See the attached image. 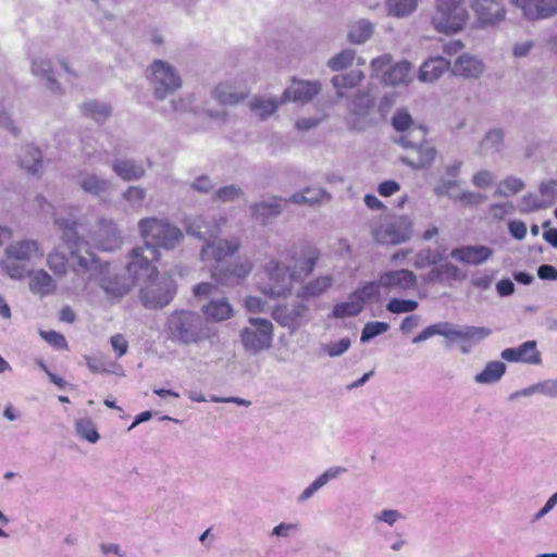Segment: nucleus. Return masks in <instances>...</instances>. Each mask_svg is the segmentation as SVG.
<instances>
[{"mask_svg":"<svg viewBox=\"0 0 557 557\" xmlns=\"http://www.w3.org/2000/svg\"><path fill=\"white\" fill-rule=\"evenodd\" d=\"M129 262L126 271L143 284L140 300L146 308H162L168 306L176 293L175 282L171 276H159L156 262L160 259V252L153 246L147 244L134 247L129 252Z\"/></svg>","mask_w":557,"mask_h":557,"instance_id":"nucleus-1","label":"nucleus"},{"mask_svg":"<svg viewBox=\"0 0 557 557\" xmlns=\"http://www.w3.org/2000/svg\"><path fill=\"white\" fill-rule=\"evenodd\" d=\"M74 255L76 262L73 265V272L83 281L75 285V288L87 289L95 282L108 298H121L137 284V280L128 272L127 275L114 273L109 263L101 262L88 251L86 256Z\"/></svg>","mask_w":557,"mask_h":557,"instance_id":"nucleus-2","label":"nucleus"},{"mask_svg":"<svg viewBox=\"0 0 557 557\" xmlns=\"http://www.w3.org/2000/svg\"><path fill=\"white\" fill-rule=\"evenodd\" d=\"M168 331L170 336L181 344H205L214 345L218 332L214 326L203 321L200 314L188 311H174L168 319Z\"/></svg>","mask_w":557,"mask_h":557,"instance_id":"nucleus-3","label":"nucleus"},{"mask_svg":"<svg viewBox=\"0 0 557 557\" xmlns=\"http://www.w3.org/2000/svg\"><path fill=\"white\" fill-rule=\"evenodd\" d=\"M425 137L426 129L422 126H417L403 134L396 143L407 152L399 157V162L413 170L430 168L437 156V150L426 141Z\"/></svg>","mask_w":557,"mask_h":557,"instance_id":"nucleus-4","label":"nucleus"},{"mask_svg":"<svg viewBox=\"0 0 557 557\" xmlns=\"http://www.w3.org/2000/svg\"><path fill=\"white\" fill-rule=\"evenodd\" d=\"M491 334V330L487 327L472 326V325H459L451 322L443 321L425 327L420 334L413 339V344H420L423 341L440 335L447 339L448 343H463L470 345H476Z\"/></svg>","mask_w":557,"mask_h":557,"instance_id":"nucleus-5","label":"nucleus"},{"mask_svg":"<svg viewBox=\"0 0 557 557\" xmlns=\"http://www.w3.org/2000/svg\"><path fill=\"white\" fill-rule=\"evenodd\" d=\"M138 232L143 238L150 239V242H145L144 245L149 244L157 250L158 248L172 250L184 237L181 228L173 225L169 220L157 216L140 219L138 221Z\"/></svg>","mask_w":557,"mask_h":557,"instance_id":"nucleus-6","label":"nucleus"},{"mask_svg":"<svg viewBox=\"0 0 557 557\" xmlns=\"http://www.w3.org/2000/svg\"><path fill=\"white\" fill-rule=\"evenodd\" d=\"M146 77L157 100H164L182 88L183 79L178 70L171 63L156 59L146 70Z\"/></svg>","mask_w":557,"mask_h":557,"instance_id":"nucleus-7","label":"nucleus"},{"mask_svg":"<svg viewBox=\"0 0 557 557\" xmlns=\"http://www.w3.org/2000/svg\"><path fill=\"white\" fill-rule=\"evenodd\" d=\"M468 16L465 0H436L431 23L440 33L455 34L465 27Z\"/></svg>","mask_w":557,"mask_h":557,"instance_id":"nucleus-8","label":"nucleus"},{"mask_svg":"<svg viewBox=\"0 0 557 557\" xmlns=\"http://www.w3.org/2000/svg\"><path fill=\"white\" fill-rule=\"evenodd\" d=\"M268 281L259 286V290L270 299L286 298L292 294L293 282L296 278L287 264L271 259L264 264Z\"/></svg>","mask_w":557,"mask_h":557,"instance_id":"nucleus-9","label":"nucleus"},{"mask_svg":"<svg viewBox=\"0 0 557 557\" xmlns=\"http://www.w3.org/2000/svg\"><path fill=\"white\" fill-rule=\"evenodd\" d=\"M218 292L215 284L202 282L194 287L196 297L202 299L211 297L203 306L201 311L207 321L222 322L231 319L235 310L226 297H214Z\"/></svg>","mask_w":557,"mask_h":557,"instance_id":"nucleus-10","label":"nucleus"},{"mask_svg":"<svg viewBox=\"0 0 557 557\" xmlns=\"http://www.w3.org/2000/svg\"><path fill=\"white\" fill-rule=\"evenodd\" d=\"M412 234L413 222L408 215L395 216L372 231V236L377 244L393 246L408 242Z\"/></svg>","mask_w":557,"mask_h":557,"instance_id":"nucleus-11","label":"nucleus"},{"mask_svg":"<svg viewBox=\"0 0 557 557\" xmlns=\"http://www.w3.org/2000/svg\"><path fill=\"white\" fill-rule=\"evenodd\" d=\"M253 263L250 259H237L225 267H215L212 272V278L218 285L225 287H236L240 285L252 272Z\"/></svg>","mask_w":557,"mask_h":557,"instance_id":"nucleus-12","label":"nucleus"},{"mask_svg":"<svg viewBox=\"0 0 557 557\" xmlns=\"http://www.w3.org/2000/svg\"><path fill=\"white\" fill-rule=\"evenodd\" d=\"M319 260V251L312 246L292 248L287 252V265L296 281L304 280L314 270Z\"/></svg>","mask_w":557,"mask_h":557,"instance_id":"nucleus-13","label":"nucleus"},{"mask_svg":"<svg viewBox=\"0 0 557 557\" xmlns=\"http://www.w3.org/2000/svg\"><path fill=\"white\" fill-rule=\"evenodd\" d=\"M252 327H246L242 332V341L245 348H270L272 343L273 324L268 319L250 318Z\"/></svg>","mask_w":557,"mask_h":557,"instance_id":"nucleus-14","label":"nucleus"},{"mask_svg":"<svg viewBox=\"0 0 557 557\" xmlns=\"http://www.w3.org/2000/svg\"><path fill=\"white\" fill-rule=\"evenodd\" d=\"M321 88L322 86L319 81H307L293 77L290 85L282 94L281 102H297L306 104L321 91Z\"/></svg>","mask_w":557,"mask_h":557,"instance_id":"nucleus-15","label":"nucleus"},{"mask_svg":"<svg viewBox=\"0 0 557 557\" xmlns=\"http://www.w3.org/2000/svg\"><path fill=\"white\" fill-rule=\"evenodd\" d=\"M240 248L238 238L205 240L200 250V258L203 262H221L225 258L235 255Z\"/></svg>","mask_w":557,"mask_h":557,"instance_id":"nucleus-16","label":"nucleus"},{"mask_svg":"<svg viewBox=\"0 0 557 557\" xmlns=\"http://www.w3.org/2000/svg\"><path fill=\"white\" fill-rule=\"evenodd\" d=\"M529 21L546 20L557 14V0H510Z\"/></svg>","mask_w":557,"mask_h":557,"instance_id":"nucleus-17","label":"nucleus"},{"mask_svg":"<svg viewBox=\"0 0 557 557\" xmlns=\"http://www.w3.org/2000/svg\"><path fill=\"white\" fill-rule=\"evenodd\" d=\"M380 283L387 290L407 293L418 287L417 275L407 269L393 270L380 275Z\"/></svg>","mask_w":557,"mask_h":557,"instance_id":"nucleus-18","label":"nucleus"},{"mask_svg":"<svg viewBox=\"0 0 557 557\" xmlns=\"http://www.w3.org/2000/svg\"><path fill=\"white\" fill-rule=\"evenodd\" d=\"M30 73L34 76L41 77L45 81L46 88L52 95L61 97L65 94V88L54 76L50 59L42 57L34 58L30 63Z\"/></svg>","mask_w":557,"mask_h":557,"instance_id":"nucleus-19","label":"nucleus"},{"mask_svg":"<svg viewBox=\"0 0 557 557\" xmlns=\"http://www.w3.org/2000/svg\"><path fill=\"white\" fill-rule=\"evenodd\" d=\"M284 210L283 198L273 196L250 205L251 218L261 225L271 224Z\"/></svg>","mask_w":557,"mask_h":557,"instance_id":"nucleus-20","label":"nucleus"},{"mask_svg":"<svg viewBox=\"0 0 557 557\" xmlns=\"http://www.w3.org/2000/svg\"><path fill=\"white\" fill-rule=\"evenodd\" d=\"M471 8L483 25H494L505 18V8L498 0H472Z\"/></svg>","mask_w":557,"mask_h":557,"instance_id":"nucleus-21","label":"nucleus"},{"mask_svg":"<svg viewBox=\"0 0 557 557\" xmlns=\"http://www.w3.org/2000/svg\"><path fill=\"white\" fill-rule=\"evenodd\" d=\"M249 89L238 87L234 82L225 81L219 83L212 90V97L222 106L235 107L246 100Z\"/></svg>","mask_w":557,"mask_h":557,"instance_id":"nucleus-22","label":"nucleus"},{"mask_svg":"<svg viewBox=\"0 0 557 557\" xmlns=\"http://www.w3.org/2000/svg\"><path fill=\"white\" fill-rule=\"evenodd\" d=\"M493 256V249L485 245L461 246L450 251V257L467 265H480Z\"/></svg>","mask_w":557,"mask_h":557,"instance_id":"nucleus-23","label":"nucleus"},{"mask_svg":"<svg viewBox=\"0 0 557 557\" xmlns=\"http://www.w3.org/2000/svg\"><path fill=\"white\" fill-rule=\"evenodd\" d=\"M18 164L29 175L40 177L44 174V156L40 149L33 145L22 146L18 154Z\"/></svg>","mask_w":557,"mask_h":557,"instance_id":"nucleus-24","label":"nucleus"},{"mask_svg":"<svg viewBox=\"0 0 557 557\" xmlns=\"http://www.w3.org/2000/svg\"><path fill=\"white\" fill-rule=\"evenodd\" d=\"M54 224L58 226V230L62 233L61 237L64 243L67 244L69 248L72 249V262L71 268L73 269L74 263L76 262L75 255L82 256L79 253L83 239L79 237L76 231V221L73 216L70 218H55Z\"/></svg>","mask_w":557,"mask_h":557,"instance_id":"nucleus-25","label":"nucleus"},{"mask_svg":"<svg viewBox=\"0 0 557 557\" xmlns=\"http://www.w3.org/2000/svg\"><path fill=\"white\" fill-rule=\"evenodd\" d=\"M122 243L121 233L111 219L100 218L98 220V247L104 251L117 248Z\"/></svg>","mask_w":557,"mask_h":557,"instance_id":"nucleus-26","label":"nucleus"},{"mask_svg":"<svg viewBox=\"0 0 557 557\" xmlns=\"http://www.w3.org/2000/svg\"><path fill=\"white\" fill-rule=\"evenodd\" d=\"M5 255L9 260L29 261L34 258H41L44 250L36 240L23 239L10 244L5 248Z\"/></svg>","mask_w":557,"mask_h":557,"instance_id":"nucleus-27","label":"nucleus"},{"mask_svg":"<svg viewBox=\"0 0 557 557\" xmlns=\"http://www.w3.org/2000/svg\"><path fill=\"white\" fill-rule=\"evenodd\" d=\"M484 70V63L479 58L463 53L456 59L451 72L465 78H479Z\"/></svg>","mask_w":557,"mask_h":557,"instance_id":"nucleus-28","label":"nucleus"},{"mask_svg":"<svg viewBox=\"0 0 557 557\" xmlns=\"http://www.w3.org/2000/svg\"><path fill=\"white\" fill-rule=\"evenodd\" d=\"M374 107V101L372 97L367 94L357 95L349 107V111L352 115L356 116L352 127L357 129H362L367 124V117L370 114V111Z\"/></svg>","mask_w":557,"mask_h":557,"instance_id":"nucleus-29","label":"nucleus"},{"mask_svg":"<svg viewBox=\"0 0 557 557\" xmlns=\"http://www.w3.org/2000/svg\"><path fill=\"white\" fill-rule=\"evenodd\" d=\"M76 184L82 188V190L94 197H100L110 188L108 180L88 172H81L76 176Z\"/></svg>","mask_w":557,"mask_h":557,"instance_id":"nucleus-30","label":"nucleus"},{"mask_svg":"<svg viewBox=\"0 0 557 557\" xmlns=\"http://www.w3.org/2000/svg\"><path fill=\"white\" fill-rule=\"evenodd\" d=\"M112 170L125 182L138 181L146 174L144 165L134 159H115Z\"/></svg>","mask_w":557,"mask_h":557,"instance_id":"nucleus-31","label":"nucleus"},{"mask_svg":"<svg viewBox=\"0 0 557 557\" xmlns=\"http://www.w3.org/2000/svg\"><path fill=\"white\" fill-rule=\"evenodd\" d=\"M183 223L188 235L201 240L214 237L218 233V231L210 225L203 215L186 216Z\"/></svg>","mask_w":557,"mask_h":557,"instance_id":"nucleus-32","label":"nucleus"},{"mask_svg":"<svg viewBox=\"0 0 557 557\" xmlns=\"http://www.w3.org/2000/svg\"><path fill=\"white\" fill-rule=\"evenodd\" d=\"M450 62L443 57H432L423 62L419 71V79L422 82H434L438 79L448 69Z\"/></svg>","mask_w":557,"mask_h":557,"instance_id":"nucleus-33","label":"nucleus"},{"mask_svg":"<svg viewBox=\"0 0 557 557\" xmlns=\"http://www.w3.org/2000/svg\"><path fill=\"white\" fill-rule=\"evenodd\" d=\"M281 103V99L277 100L273 97L268 98L264 96H255L248 102V108L250 112L258 117V120L267 121L277 111Z\"/></svg>","mask_w":557,"mask_h":557,"instance_id":"nucleus-34","label":"nucleus"},{"mask_svg":"<svg viewBox=\"0 0 557 557\" xmlns=\"http://www.w3.org/2000/svg\"><path fill=\"white\" fill-rule=\"evenodd\" d=\"M29 289L32 293L47 296L57 289V283L45 270H37L29 273Z\"/></svg>","mask_w":557,"mask_h":557,"instance_id":"nucleus-35","label":"nucleus"},{"mask_svg":"<svg viewBox=\"0 0 557 557\" xmlns=\"http://www.w3.org/2000/svg\"><path fill=\"white\" fill-rule=\"evenodd\" d=\"M233 357H235V352L233 350H214L212 372H221L225 370L233 373L244 374L249 370L250 364H246L245 367H237L236 364H233Z\"/></svg>","mask_w":557,"mask_h":557,"instance_id":"nucleus-36","label":"nucleus"},{"mask_svg":"<svg viewBox=\"0 0 557 557\" xmlns=\"http://www.w3.org/2000/svg\"><path fill=\"white\" fill-rule=\"evenodd\" d=\"M506 368L502 361H490L480 373L475 374L474 382L481 385L494 384L503 377Z\"/></svg>","mask_w":557,"mask_h":557,"instance_id":"nucleus-37","label":"nucleus"},{"mask_svg":"<svg viewBox=\"0 0 557 557\" xmlns=\"http://www.w3.org/2000/svg\"><path fill=\"white\" fill-rule=\"evenodd\" d=\"M82 114L97 123H103L112 113L110 104L99 100H88L81 104Z\"/></svg>","mask_w":557,"mask_h":557,"instance_id":"nucleus-38","label":"nucleus"},{"mask_svg":"<svg viewBox=\"0 0 557 557\" xmlns=\"http://www.w3.org/2000/svg\"><path fill=\"white\" fill-rule=\"evenodd\" d=\"M333 283L331 275H322L305 284L297 293V297L310 299L320 296L327 290Z\"/></svg>","mask_w":557,"mask_h":557,"instance_id":"nucleus-39","label":"nucleus"},{"mask_svg":"<svg viewBox=\"0 0 557 557\" xmlns=\"http://www.w3.org/2000/svg\"><path fill=\"white\" fill-rule=\"evenodd\" d=\"M505 133L502 128L490 129L481 140L479 150L481 154L487 156L499 152L503 147Z\"/></svg>","mask_w":557,"mask_h":557,"instance_id":"nucleus-40","label":"nucleus"},{"mask_svg":"<svg viewBox=\"0 0 557 557\" xmlns=\"http://www.w3.org/2000/svg\"><path fill=\"white\" fill-rule=\"evenodd\" d=\"M411 64L408 61H401L391 66L383 75V81L387 85L405 84L408 81Z\"/></svg>","mask_w":557,"mask_h":557,"instance_id":"nucleus-41","label":"nucleus"},{"mask_svg":"<svg viewBox=\"0 0 557 557\" xmlns=\"http://www.w3.org/2000/svg\"><path fill=\"white\" fill-rule=\"evenodd\" d=\"M362 309V301L358 299L352 293L347 301L334 306L332 315L337 319L355 317L359 314Z\"/></svg>","mask_w":557,"mask_h":557,"instance_id":"nucleus-42","label":"nucleus"},{"mask_svg":"<svg viewBox=\"0 0 557 557\" xmlns=\"http://www.w3.org/2000/svg\"><path fill=\"white\" fill-rule=\"evenodd\" d=\"M502 358L509 362H523L528 364H540L542 362L539 350H503Z\"/></svg>","mask_w":557,"mask_h":557,"instance_id":"nucleus-43","label":"nucleus"},{"mask_svg":"<svg viewBox=\"0 0 557 557\" xmlns=\"http://www.w3.org/2000/svg\"><path fill=\"white\" fill-rule=\"evenodd\" d=\"M74 426L76 434L81 438L92 444L99 441L100 435L96 429L94 421L89 417L76 419Z\"/></svg>","mask_w":557,"mask_h":557,"instance_id":"nucleus-44","label":"nucleus"},{"mask_svg":"<svg viewBox=\"0 0 557 557\" xmlns=\"http://www.w3.org/2000/svg\"><path fill=\"white\" fill-rule=\"evenodd\" d=\"M373 34V24L368 20H360L350 26L348 39L352 44H363Z\"/></svg>","mask_w":557,"mask_h":557,"instance_id":"nucleus-45","label":"nucleus"},{"mask_svg":"<svg viewBox=\"0 0 557 557\" xmlns=\"http://www.w3.org/2000/svg\"><path fill=\"white\" fill-rule=\"evenodd\" d=\"M363 77L364 75L361 70H352L349 73L333 76L332 84L337 90L343 88H352L356 87ZM337 95L339 97L343 96L341 91H337Z\"/></svg>","mask_w":557,"mask_h":557,"instance_id":"nucleus-46","label":"nucleus"},{"mask_svg":"<svg viewBox=\"0 0 557 557\" xmlns=\"http://www.w3.org/2000/svg\"><path fill=\"white\" fill-rule=\"evenodd\" d=\"M418 0H386L389 15L406 17L417 9Z\"/></svg>","mask_w":557,"mask_h":557,"instance_id":"nucleus-47","label":"nucleus"},{"mask_svg":"<svg viewBox=\"0 0 557 557\" xmlns=\"http://www.w3.org/2000/svg\"><path fill=\"white\" fill-rule=\"evenodd\" d=\"M88 368L92 372H109L117 373L119 366L113 360H109L102 356V354L94 356H85Z\"/></svg>","mask_w":557,"mask_h":557,"instance_id":"nucleus-48","label":"nucleus"},{"mask_svg":"<svg viewBox=\"0 0 557 557\" xmlns=\"http://www.w3.org/2000/svg\"><path fill=\"white\" fill-rule=\"evenodd\" d=\"M122 198L128 203L133 210L143 208L147 198V190L140 186H128L122 194Z\"/></svg>","mask_w":557,"mask_h":557,"instance_id":"nucleus-49","label":"nucleus"},{"mask_svg":"<svg viewBox=\"0 0 557 557\" xmlns=\"http://www.w3.org/2000/svg\"><path fill=\"white\" fill-rule=\"evenodd\" d=\"M524 188V183L516 176L506 177L496 188L495 196L507 197L516 195Z\"/></svg>","mask_w":557,"mask_h":557,"instance_id":"nucleus-50","label":"nucleus"},{"mask_svg":"<svg viewBox=\"0 0 557 557\" xmlns=\"http://www.w3.org/2000/svg\"><path fill=\"white\" fill-rule=\"evenodd\" d=\"M47 265L57 276H63L67 272L69 260L64 253L55 250L48 255Z\"/></svg>","mask_w":557,"mask_h":557,"instance_id":"nucleus-51","label":"nucleus"},{"mask_svg":"<svg viewBox=\"0 0 557 557\" xmlns=\"http://www.w3.org/2000/svg\"><path fill=\"white\" fill-rule=\"evenodd\" d=\"M214 350H206L193 359L189 369L199 373L212 372Z\"/></svg>","mask_w":557,"mask_h":557,"instance_id":"nucleus-52","label":"nucleus"},{"mask_svg":"<svg viewBox=\"0 0 557 557\" xmlns=\"http://www.w3.org/2000/svg\"><path fill=\"white\" fill-rule=\"evenodd\" d=\"M460 186L459 180L449 178L446 176L441 177L435 186L433 187V193L437 197H449L455 200V195L451 194L454 189H457Z\"/></svg>","mask_w":557,"mask_h":557,"instance_id":"nucleus-53","label":"nucleus"},{"mask_svg":"<svg viewBox=\"0 0 557 557\" xmlns=\"http://www.w3.org/2000/svg\"><path fill=\"white\" fill-rule=\"evenodd\" d=\"M356 52L352 49H345L341 51L339 53L335 54L327 61V65L333 71H341L346 67H348L354 59H355Z\"/></svg>","mask_w":557,"mask_h":557,"instance_id":"nucleus-54","label":"nucleus"},{"mask_svg":"<svg viewBox=\"0 0 557 557\" xmlns=\"http://www.w3.org/2000/svg\"><path fill=\"white\" fill-rule=\"evenodd\" d=\"M243 195H244V191L239 186L228 185V186L219 188L214 193L212 199H213V201L226 203V202H232V201L239 199Z\"/></svg>","mask_w":557,"mask_h":557,"instance_id":"nucleus-55","label":"nucleus"},{"mask_svg":"<svg viewBox=\"0 0 557 557\" xmlns=\"http://www.w3.org/2000/svg\"><path fill=\"white\" fill-rule=\"evenodd\" d=\"M546 208H549V202H543L540 195L527 194L521 198L520 212L522 213H530Z\"/></svg>","mask_w":557,"mask_h":557,"instance_id":"nucleus-56","label":"nucleus"},{"mask_svg":"<svg viewBox=\"0 0 557 557\" xmlns=\"http://www.w3.org/2000/svg\"><path fill=\"white\" fill-rule=\"evenodd\" d=\"M418 306V301L412 299L392 298L386 305V309L392 313H407L414 311Z\"/></svg>","mask_w":557,"mask_h":557,"instance_id":"nucleus-57","label":"nucleus"},{"mask_svg":"<svg viewBox=\"0 0 557 557\" xmlns=\"http://www.w3.org/2000/svg\"><path fill=\"white\" fill-rule=\"evenodd\" d=\"M305 191L308 206H318L331 200V194L322 187L309 186L305 188Z\"/></svg>","mask_w":557,"mask_h":557,"instance_id":"nucleus-58","label":"nucleus"},{"mask_svg":"<svg viewBox=\"0 0 557 557\" xmlns=\"http://www.w3.org/2000/svg\"><path fill=\"white\" fill-rule=\"evenodd\" d=\"M258 350H242L239 354H235L233 357V364L237 367H245L246 364H250L249 370L245 373L252 372L258 368V359H257Z\"/></svg>","mask_w":557,"mask_h":557,"instance_id":"nucleus-59","label":"nucleus"},{"mask_svg":"<svg viewBox=\"0 0 557 557\" xmlns=\"http://www.w3.org/2000/svg\"><path fill=\"white\" fill-rule=\"evenodd\" d=\"M392 125L397 132H405V134L414 128L411 127V115L405 109H400L395 112L392 117Z\"/></svg>","mask_w":557,"mask_h":557,"instance_id":"nucleus-60","label":"nucleus"},{"mask_svg":"<svg viewBox=\"0 0 557 557\" xmlns=\"http://www.w3.org/2000/svg\"><path fill=\"white\" fill-rule=\"evenodd\" d=\"M381 287L382 285L379 278L377 281L366 283L361 288L354 292V295L362 301L363 306L366 300H370L379 296Z\"/></svg>","mask_w":557,"mask_h":557,"instance_id":"nucleus-61","label":"nucleus"},{"mask_svg":"<svg viewBox=\"0 0 557 557\" xmlns=\"http://www.w3.org/2000/svg\"><path fill=\"white\" fill-rule=\"evenodd\" d=\"M388 324L385 322H370L367 323L362 330L360 341L361 343H367L373 337L384 333L387 331Z\"/></svg>","mask_w":557,"mask_h":557,"instance_id":"nucleus-62","label":"nucleus"},{"mask_svg":"<svg viewBox=\"0 0 557 557\" xmlns=\"http://www.w3.org/2000/svg\"><path fill=\"white\" fill-rule=\"evenodd\" d=\"M556 180L544 181L540 184L539 191L540 197L543 199V202H549V207H552L556 199Z\"/></svg>","mask_w":557,"mask_h":557,"instance_id":"nucleus-63","label":"nucleus"},{"mask_svg":"<svg viewBox=\"0 0 557 557\" xmlns=\"http://www.w3.org/2000/svg\"><path fill=\"white\" fill-rule=\"evenodd\" d=\"M516 208L512 202H500V203H492L490 206V213L495 220H503L507 215L513 214Z\"/></svg>","mask_w":557,"mask_h":557,"instance_id":"nucleus-64","label":"nucleus"}]
</instances>
